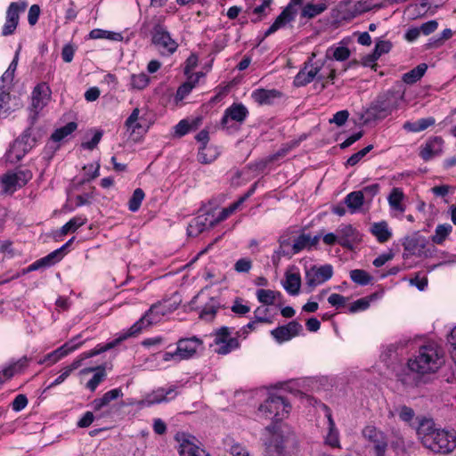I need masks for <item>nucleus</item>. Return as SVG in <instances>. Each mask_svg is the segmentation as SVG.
<instances>
[{
	"instance_id": "nucleus-7",
	"label": "nucleus",
	"mask_w": 456,
	"mask_h": 456,
	"mask_svg": "<svg viewBox=\"0 0 456 456\" xmlns=\"http://www.w3.org/2000/svg\"><path fill=\"white\" fill-rule=\"evenodd\" d=\"M151 42L163 56L173 54L178 47V44L171 37L166 26L157 22L151 30Z\"/></svg>"
},
{
	"instance_id": "nucleus-33",
	"label": "nucleus",
	"mask_w": 456,
	"mask_h": 456,
	"mask_svg": "<svg viewBox=\"0 0 456 456\" xmlns=\"http://www.w3.org/2000/svg\"><path fill=\"white\" fill-rule=\"evenodd\" d=\"M28 151H29V150L28 149V146H24L23 144L21 145L20 142L14 141V142L11 146L10 150L6 153V159L12 163L18 162Z\"/></svg>"
},
{
	"instance_id": "nucleus-1",
	"label": "nucleus",
	"mask_w": 456,
	"mask_h": 456,
	"mask_svg": "<svg viewBox=\"0 0 456 456\" xmlns=\"http://www.w3.org/2000/svg\"><path fill=\"white\" fill-rule=\"evenodd\" d=\"M444 362L443 348L437 343L429 341L416 350L407 364L412 372L425 375L436 372Z\"/></svg>"
},
{
	"instance_id": "nucleus-64",
	"label": "nucleus",
	"mask_w": 456,
	"mask_h": 456,
	"mask_svg": "<svg viewBox=\"0 0 456 456\" xmlns=\"http://www.w3.org/2000/svg\"><path fill=\"white\" fill-rule=\"evenodd\" d=\"M448 343L451 346V356L456 362V326L451 330L448 337Z\"/></svg>"
},
{
	"instance_id": "nucleus-27",
	"label": "nucleus",
	"mask_w": 456,
	"mask_h": 456,
	"mask_svg": "<svg viewBox=\"0 0 456 456\" xmlns=\"http://www.w3.org/2000/svg\"><path fill=\"white\" fill-rule=\"evenodd\" d=\"M123 396V392L121 388H114L106 392L102 397L95 398L92 403L91 406L94 411H98L102 408L108 406L110 403L118 397Z\"/></svg>"
},
{
	"instance_id": "nucleus-10",
	"label": "nucleus",
	"mask_w": 456,
	"mask_h": 456,
	"mask_svg": "<svg viewBox=\"0 0 456 456\" xmlns=\"http://www.w3.org/2000/svg\"><path fill=\"white\" fill-rule=\"evenodd\" d=\"M214 343L217 346L215 349L216 353L224 355L240 346L237 337L232 338L230 329L226 326L216 330Z\"/></svg>"
},
{
	"instance_id": "nucleus-28",
	"label": "nucleus",
	"mask_w": 456,
	"mask_h": 456,
	"mask_svg": "<svg viewBox=\"0 0 456 456\" xmlns=\"http://www.w3.org/2000/svg\"><path fill=\"white\" fill-rule=\"evenodd\" d=\"M96 371L92 379L86 383V388L90 391L94 392L97 388V387L102 383L106 378V371L103 366H97L95 368H86L81 370V373H88L91 371Z\"/></svg>"
},
{
	"instance_id": "nucleus-17",
	"label": "nucleus",
	"mask_w": 456,
	"mask_h": 456,
	"mask_svg": "<svg viewBox=\"0 0 456 456\" xmlns=\"http://www.w3.org/2000/svg\"><path fill=\"white\" fill-rule=\"evenodd\" d=\"M269 432H272L270 440L265 444V452L268 456H284V436L275 430L274 425L266 427Z\"/></svg>"
},
{
	"instance_id": "nucleus-2",
	"label": "nucleus",
	"mask_w": 456,
	"mask_h": 456,
	"mask_svg": "<svg viewBox=\"0 0 456 456\" xmlns=\"http://www.w3.org/2000/svg\"><path fill=\"white\" fill-rule=\"evenodd\" d=\"M404 98V89L401 84L380 93L366 110L369 119H383L397 110Z\"/></svg>"
},
{
	"instance_id": "nucleus-5",
	"label": "nucleus",
	"mask_w": 456,
	"mask_h": 456,
	"mask_svg": "<svg viewBox=\"0 0 456 456\" xmlns=\"http://www.w3.org/2000/svg\"><path fill=\"white\" fill-rule=\"evenodd\" d=\"M290 404L281 395H270L258 408L259 412L266 419L278 423L286 418L290 411Z\"/></svg>"
},
{
	"instance_id": "nucleus-13",
	"label": "nucleus",
	"mask_w": 456,
	"mask_h": 456,
	"mask_svg": "<svg viewBox=\"0 0 456 456\" xmlns=\"http://www.w3.org/2000/svg\"><path fill=\"white\" fill-rule=\"evenodd\" d=\"M362 436L373 444L376 456H386L388 446L386 435L374 426H367L362 431Z\"/></svg>"
},
{
	"instance_id": "nucleus-20",
	"label": "nucleus",
	"mask_w": 456,
	"mask_h": 456,
	"mask_svg": "<svg viewBox=\"0 0 456 456\" xmlns=\"http://www.w3.org/2000/svg\"><path fill=\"white\" fill-rule=\"evenodd\" d=\"M339 245L346 248H353V244L358 240L359 234L351 224H341L337 229Z\"/></svg>"
},
{
	"instance_id": "nucleus-3",
	"label": "nucleus",
	"mask_w": 456,
	"mask_h": 456,
	"mask_svg": "<svg viewBox=\"0 0 456 456\" xmlns=\"http://www.w3.org/2000/svg\"><path fill=\"white\" fill-rule=\"evenodd\" d=\"M425 447L436 453L452 452L456 448V431L445 428L437 429L431 436L426 438Z\"/></svg>"
},
{
	"instance_id": "nucleus-12",
	"label": "nucleus",
	"mask_w": 456,
	"mask_h": 456,
	"mask_svg": "<svg viewBox=\"0 0 456 456\" xmlns=\"http://www.w3.org/2000/svg\"><path fill=\"white\" fill-rule=\"evenodd\" d=\"M175 439L179 444L180 456H209L205 450L196 444V438L189 434L178 432Z\"/></svg>"
},
{
	"instance_id": "nucleus-26",
	"label": "nucleus",
	"mask_w": 456,
	"mask_h": 456,
	"mask_svg": "<svg viewBox=\"0 0 456 456\" xmlns=\"http://www.w3.org/2000/svg\"><path fill=\"white\" fill-rule=\"evenodd\" d=\"M62 258L61 248H58L47 256L35 261L28 266V271H36L43 267H50L58 263Z\"/></svg>"
},
{
	"instance_id": "nucleus-22",
	"label": "nucleus",
	"mask_w": 456,
	"mask_h": 456,
	"mask_svg": "<svg viewBox=\"0 0 456 456\" xmlns=\"http://www.w3.org/2000/svg\"><path fill=\"white\" fill-rule=\"evenodd\" d=\"M281 93L276 89H256L253 91L251 97L259 105L273 104L275 100L281 97Z\"/></svg>"
},
{
	"instance_id": "nucleus-19",
	"label": "nucleus",
	"mask_w": 456,
	"mask_h": 456,
	"mask_svg": "<svg viewBox=\"0 0 456 456\" xmlns=\"http://www.w3.org/2000/svg\"><path fill=\"white\" fill-rule=\"evenodd\" d=\"M51 89L45 83L37 85L32 92V108L35 112L41 110L48 102Z\"/></svg>"
},
{
	"instance_id": "nucleus-40",
	"label": "nucleus",
	"mask_w": 456,
	"mask_h": 456,
	"mask_svg": "<svg viewBox=\"0 0 456 456\" xmlns=\"http://www.w3.org/2000/svg\"><path fill=\"white\" fill-rule=\"evenodd\" d=\"M80 335L73 338L72 339L66 342L64 345L53 350L55 354L58 355L59 360L68 355L69 353L76 350L79 346L83 344V342L78 341Z\"/></svg>"
},
{
	"instance_id": "nucleus-30",
	"label": "nucleus",
	"mask_w": 456,
	"mask_h": 456,
	"mask_svg": "<svg viewBox=\"0 0 456 456\" xmlns=\"http://www.w3.org/2000/svg\"><path fill=\"white\" fill-rule=\"evenodd\" d=\"M404 199L403 191L401 188L395 187L387 197L388 204L391 209L403 213L405 211V206L403 204Z\"/></svg>"
},
{
	"instance_id": "nucleus-24",
	"label": "nucleus",
	"mask_w": 456,
	"mask_h": 456,
	"mask_svg": "<svg viewBox=\"0 0 456 456\" xmlns=\"http://www.w3.org/2000/svg\"><path fill=\"white\" fill-rule=\"evenodd\" d=\"M326 417L328 419V433L324 439L325 444L332 448H339V432L336 428L335 421L329 408H326Z\"/></svg>"
},
{
	"instance_id": "nucleus-36",
	"label": "nucleus",
	"mask_w": 456,
	"mask_h": 456,
	"mask_svg": "<svg viewBox=\"0 0 456 456\" xmlns=\"http://www.w3.org/2000/svg\"><path fill=\"white\" fill-rule=\"evenodd\" d=\"M301 286V278L298 273H287L286 280L283 283L285 290L292 295L296 296L299 293Z\"/></svg>"
},
{
	"instance_id": "nucleus-9",
	"label": "nucleus",
	"mask_w": 456,
	"mask_h": 456,
	"mask_svg": "<svg viewBox=\"0 0 456 456\" xmlns=\"http://www.w3.org/2000/svg\"><path fill=\"white\" fill-rule=\"evenodd\" d=\"M118 344V340H113L110 343H107L106 345L104 346H102V345H98L95 348L88 351V352H85L81 354V358L80 359H77V360H75L69 366H66L65 368H63V370H61V373L60 374V376L58 378H56L48 387H47V389H50L55 386H58L60 384H61L70 374L73 370H77L78 367H80L81 365V362L83 360L85 359H87V358H91V357H94L95 355H98L109 349H111L113 348L116 345Z\"/></svg>"
},
{
	"instance_id": "nucleus-29",
	"label": "nucleus",
	"mask_w": 456,
	"mask_h": 456,
	"mask_svg": "<svg viewBox=\"0 0 456 456\" xmlns=\"http://www.w3.org/2000/svg\"><path fill=\"white\" fill-rule=\"evenodd\" d=\"M370 232L380 243L387 242L392 237V232L389 230L388 224L386 221L372 224L370 227Z\"/></svg>"
},
{
	"instance_id": "nucleus-50",
	"label": "nucleus",
	"mask_w": 456,
	"mask_h": 456,
	"mask_svg": "<svg viewBox=\"0 0 456 456\" xmlns=\"http://www.w3.org/2000/svg\"><path fill=\"white\" fill-rule=\"evenodd\" d=\"M254 319L258 323H273V317L271 315L268 305H260L254 311Z\"/></svg>"
},
{
	"instance_id": "nucleus-44",
	"label": "nucleus",
	"mask_w": 456,
	"mask_h": 456,
	"mask_svg": "<svg viewBox=\"0 0 456 456\" xmlns=\"http://www.w3.org/2000/svg\"><path fill=\"white\" fill-rule=\"evenodd\" d=\"M452 35L453 32L451 28H445L438 36H435L429 38L427 46L428 48H438L442 46L448 39H450Z\"/></svg>"
},
{
	"instance_id": "nucleus-48",
	"label": "nucleus",
	"mask_w": 456,
	"mask_h": 456,
	"mask_svg": "<svg viewBox=\"0 0 456 456\" xmlns=\"http://www.w3.org/2000/svg\"><path fill=\"white\" fill-rule=\"evenodd\" d=\"M151 78L145 73L133 74L130 77V86L134 90H143L148 86Z\"/></svg>"
},
{
	"instance_id": "nucleus-18",
	"label": "nucleus",
	"mask_w": 456,
	"mask_h": 456,
	"mask_svg": "<svg viewBox=\"0 0 456 456\" xmlns=\"http://www.w3.org/2000/svg\"><path fill=\"white\" fill-rule=\"evenodd\" d=\"M177 395L176 387L170 386L167 388L159 387L152 393L148 394L145 397L147 405H153L156 403H167Z\"/></svg>"
},
{
	"instance_id": "nucleus-46",
	"label": "nucleus",
	"mask_w": 456,
	"mask_h": 456,
	"mask_svg": "<svg viewBox=\"0 0 456 456\" xmlns=\"http://www.w3.org/2000/svg\"><path fill=\"white\" fill-rule=\"evenodd\" d=\"M200 119L194 120L191 124L186 119H182L177 125L174 126L175 135L182 137L188 134L191 130L196 129L200 123Z\"/></svg>"
},
{
	"instance_id": "nucleus-34",
	"label": "nucleus",
	"mask_w": 456,
	"mask_h": 456,
	"mask_svg": "<svg viewBox=\"0 0 456 456\" xmlns=\"http://www.w3.org/2000/svg\"><path fill=\"white\" fill-rule=\"evenodd\" d=\"M257 300L265 305H273L281 299V293L271 289H260L256 290Z\"/></svg>"
},
{
	"instance_id": "nucleus-32",
	"label": "nucleus",
	"mask_w": 456,
	"mask_h": 456,
	"mask_svg": "<svg viewBox=\"0 0 456 456\" xmlns=\"http://www.w3.org/2000/svg\"><path fill=\"white\" fill-rule=\"evenodd\" d=\"M344 202L352 214L357 212L364 202L363 191H355L348 193Z\"/></svg>"
},
{
	"instance_id": "nucleus-25",
	"label": "nucleus",
	"mask_w": 456,
	"mask_h": 456,
	"mask_svg": "<svg viewBox=\"0 0 456 456\" xmlns=\"http://www.w3.org/2000/svg\"><path fill=\"white\" fill-rule=\"evenodd\" d=\"M195 139L201 143V147L199 150L198 153V159L200 163L208 164L212 162L216 156L210 155L208 156L207 151H209L210 149L208 148V142L209 141V134L208 131L206 129L201 130L200 133L197 134L195 136Z\"/></svg>"
},
{
	"instance_id": "nucleus-53",
	"label": "nucleus",
	"mask_w": 456,
	"mask_h": 456,
	"mask_svg": "<svg viewBox=\"0 0 456 456\" xmlns=\"http://www.w3.org/2000/svg\"><path fill=\"white\" fill-rule=\"evenodd\" d=\"M144 191L141 188H137L134 191L132 197L128 201V208L132 212L137 211L144 199Z\"/></svg>"
},
{
	"instance_id": "nucleus-58",
	"label": "nucleus",
	"mask_w": 456,
	"mask_h": 456,
	"mask_svg": "<svg viewBox=\"0 0 456 456\" xmlns=\"http://www.w3.org/2000/svg\"><path fill=\"white\" fill-rule=\"evenodd\" d=\"M4 86L0 85V118H6L9 114V100L10 94L3 89Z\"/></svg>"
},
{
	"instance_id": "nucleus-42",
	"label": "nucleus",
	"mask_w": 456,
	"mask_h": 456,
	"mask_svg": "<svg viewBox=\"0 0 456 456\" xmlns=\"http://www.w3.org/2000/svg\"><path fill=\"white\" fill-rule=\"evenodd\" d=\"M400 346L402 347V345L400 344H390L385 346L380 354L382 362H384L388 366L396 361L398 357L397 351Z\"/></svg>"
},
{
	"instance_id": "nucleus-38",
	"label": "nucleus",
	"mask_w": 456,
	"mask_h": 456,
	"mask_svg": "<svg viewBox=\"0 0 456 456\" xmlns=\"http://www.w3.org/2000/svg\"><path fill=\"white\" fill-rule=\"evenodd\" d=\"M428 69L426 63H420L411 70L403 75V81L406 84L411 85L419 81Z\"/></svg>"
},
{
	"instance_id": "nucleus-4",
	"label": "nucleus",
	"mask_w": 456,
	"mask_h": 456,
	"mask_svg": "<svg viewBox=\"0 0 456 456\" xmlns=\"http://www.w3.org/2000/svg\"><path fill=\"white\" fill-rule=\"evenodd\" d=\"M168 312L169 309L165 303L158 302L152 305L145 314L130 327L128 332L117 340H118L119 343L128 337L135 336L140 333L142 329L160 322L161 318Z\"/></svg>"
},
{
	"instance_id": "nucleus-14",
	"label": "nucleus",
	"mask_w": 456,
	"mask_h": 456,
	"mask_svg": "<svg viewBox=\"0 0 456 456\" xmlns=\"http://www.w3.org/2000/svg\"><path fill=\"white\" fill-rule=\"evenodd\" d=\"M32 178V173L28 169H20L14 173H8L2 177V183L5 191H14L17 188L23 187Z\"/></svg>"
},
{
	"instance_id": "nucleus-16",
	"label": "nucleus",
	"mask_w": 456,
	"mask_h": 456,
	"mask_svg": "<svg viewBox=\"0 0 456 456\" xmlns=\"http://www.w3.org/2000/svg\"><path fill=\"white\" fill-rule=\"evenodd\" d=\"M303 330L302 325L297 321H291L286 325L279 326L271 330V335L278 343H283L298 336Z\"/></svg>"
},
{
	"instance_id": "nucleus-47",
	"label": "nucleus",
	"mask_w": 456,
	"mask_h": 456,
	"mask_svg": "<svg viewBox=\"0 0 456 456\" xmlns=\"http://www.w3.org/2000/svg\"><path fill=\"white\" fill-rule=\"evenodd\" d=\"M327 6L324 4H307L301 11V16L304 18L313 19L321 14L326 10Z\"/></svg>"
},
{
	"instance_id": "nucleus-63",
	"label": "nucleus",
	"mask_w": 456,
	"mask_h": 456,
	"mask_svg": "<svg viewBox=\"0 0 456 456\" xmlns=\"http://www.w3.org/2000/svg\"><path fill=\"white\" fill-rule=\"evenodd\" d=\"M391 47L392 44L389 41L379 40L376 43L373 52L380 57L382 54L388 53Z\"/></svg>"
},
{
	"instance_id": "nucleus-59",
	"label": "nucleus",
	"mask_w": 456,
	"mask_h": 456,
	"mask_svg": "<svg viewBox=\"0 0 456 456\" xmlns=\"http://www.w3.org/2000/svg\"><path fill=\"white\" fill-rule=\"evenodd\" d=\"M291 246L290 242L288 239H282L280 240V247L277 250H275V253L277 255V260H280L281 256H291Z\"/></svg>"
},
{
	"instance_id": "nucleus-39",
	"label": "nucleus",
	"mask_w": 456,
	"mask_h": 456,
	"mask_svg": "<svg viewBox=\"0 0 456 456\" xmlns=\"http://www.w3.org/2000/svg\"><path fill=\"white\" fill-rule=\"evenodd\" d=\"M432 419H424L420 420L417 428V434L419 436L422 444L425 446V440L428 436L437 431Z\"/></svg>"
},
{
	"instance_id": "nucleus-43",
	"label": "nucleus",
	"mask_w": 456,
	"mask_h": 456,
	"mask_svg": "<svg viewBox=\"0 0 456 456\" xmlns=\"http://www.w3.org/2000/svg\"><path fill=\"white\" fill-rule=\"evenodd\" d=\"M77 128V124L76 122H69L66 124L64 126L57 128L51 135V139L59 142L68 135L71 134Z\"/></svg>"
},
{
	"instance_id": "nucleus-6",
	"label": "nucleus",
	"mask_w": 456,
	"mask_h": 456,
	"mask_svg": "<svg viewBox=\"0 0 456 456\" xmlns=\"http://www.w3.org/2000/svg\"><path fill=\"white\" fill-rule=\"evenodd\" d=\"M202 341L197 337L180 338L176 345L175 352H166L163 354V361L169 362L175 360L180 362L192 358L198 349L202 346Z\"/></svg>"
},
{
	"instance_id": "nucleus-55",
	"label": "nucleus",
	"mask_w": 456,
	"mask_h": 456,
	"mask_svg": "<svg viewBox=\"0 0 456 456\" xmlns=\"http://www.w3.org/2000/svg\"><path fill=\"white\" fill-rule=\"evenodd\" d=\"M243 203V199H239L237 201L230 205L228 208H224L218 215L217 217L214 218L213 223L216 224L225 220L230 215L235 212L239 207Z\"/></svg>"
},
{
	"instance_id": "nucleus-57",
	"label": "nucleus",
	"mask_w": 456,
	"mask_h": 456,
	"mask_svg": "<svg viewBox=\"0 0 456 456\" xmlns=\"http://www.w3.org/2000/svg\"><path fill=\"white\" fill-rule=\"evenodd\" d=\"M310 243V235L309 234H300L295 240L291 246L292 254H297L305 248L308 247Z\"/></svg>"
},
{
	"instance_id": "nucleus-61",
	"label": "nucleus",
	"mask_w": 456,
	"mask_h": 456,
	"mask_svg": "<svg viewBox=\"0 0 456 456\" xmlns=\"http://www.w3.org/2000/svg\"><path fill=\"white\" fill-rule=\"evenodd\" d=\"M373 149V145L370 144L356 153L353 154L346 161V165L348 166H355L367 153H369Z\"/></svg>"
},
{
	"instance_id": "nucleus-23",
	"label": "nucleus",
	"mask_w": 456,
	"mask_h": 456,
	"mask_svg": "<svg viewBox=\"0 0 456 456\" xmlns=\"http://www.w3.org/2000/svg\"><path fill=\"white\" fill-rule=\"evenodd\" d=\"M310 62L311 60L309 62L305 63V67L295 77L294 84L296 86H304L309 84L321 70V67H314Z\"/></svg>"
},
{
	"instance_id": "nucleus-51",
	"label": "nucleus",
	"mask_w": 456,
	"mask_h": 456,
	"mask_svg": "<svg viewBox=\"0 0 456 456\" xmlns=\"http://www.w3.org/2000/svg\"><path fill=\"white\" fill-rule=\"evenodd\" d=\"M351 280L359 285L364 286L370 282L371 276L364 270L354 269L350 272Z\"/></svg>"
},
{
	"instance_id": "nucleus-45",
	"label": "nucleus",
	"mask_w": 456,
	"mask_h": 456,
	"mask_svg": "<svg viewBox=\"0 0 456 456\" xmlns=\"http://www.w3.org/2000/svg\"><path fill=\"white\" fill-rule=\"evenodd\" d=\"M452 231V226L450 224H438L435 234L432 236V241L438 245L442 244Z\"/></svg>"
},
{
	"instance_id": "nucleus-21",
	"label": "nucleus",
	"mask_w": 456,
	"mask_h": 456,
	"mask_svg": "<svg viewBox=\"0 0 456 456\" xmlns=\"http://www.w3.org/2000/svg\"><path fill=\"white\" fill-rule=\"evenodd\" d=\"M214 218L208 215H201L193 218L187 227V233L191 237H196L208 227H213L216 224L213 223Z\"/></svg>"
},
{
	"instance_id": "nucleus-11",
	"label": "nucleus",
	"mask_w": 456,
	"mask_h": 456,
	"mask_svg": "<svg viewBox=\"0 0 456 456\" xmlns=\"http://www.w3.org/2000/svg\"><path fill=\"white\" fill-rule=\"evenodd\" d=\"M333 275V267L330 265L321 266L314 265L305 272V284L312 291L315 287L323 284Z\"/></svg>"
},
{
	"instance_id": "nucleus-60",
	"label": "nucleus",
	"mask_w": 456,
	"mask_h": 456,
	"mask_svg": "<svg viewBox=\"0 0 456 456\" xmlns=\"http://www.w3.org/2000/svg\"><path fill=\"white\" fill-rule=\"evenodd\" d=\"M372 298V296L369 297H362L360 299H357L354 303L351 304L349 307L350 313H356L359 311H364L369 308L370 299Z\"/></svg>"
},
{
	"instance_id": "nucleus-37",
	"label": "nucleus",
	"mask_w": 456,
	"mask_h": 456,
	"mask_svg": "<svg viewBox=\"0 0 456 456\" xmlns=\"http://www.w3.org/2000/svg\"><path fill=\"white\" fill-rule=\"evenodd\" d=\"M220 307V302L216 297H211L202 308L200 317L205 321H212Z\"/></svg>"
},
{
	"instance_id": "nucleus-41",
	"label": "nucleus",
	"mask_w": 456,
	"mask_h": 456,
	"mask_svg": "<svg viewBox=\"0 0 456 456\" xmlns=\"http://www.w3.org/2000/svg\"><path fill=\"white\" fill-rule=\"evenodd\" d=\"M39 136V132H36L34 128L28 127L24 131L21 136L15 141L20 142L21 145L28 146V149L30 151L36 145L37 137Z\"/></svg>"
},
{
	"instance_id": "nucleus-8",
	"label": "nucleus",
	"mask_w": 456,
	"mask_h": 456,
	"mask_svg": "<svg viewBox=\"0 0 456 456\" xmlns=\"http://www.w3.org/2000/svg\"><path fill=\"white\" fill-rule=\"evenodd\" d=\"M403 258H409L411 256L418 257H431L435 251V247H428V243L425 237L413 235L407 236L403 239Z\"/></svg>"
},
{
	"instance_id": "nucleus-54",
	"label": "nucleus",
	"mask_w": 456,
	"mask_h": 456,
	"mask_svg": "<svg viewBox=\"0 0 456 456\" xmlns=\"http://www.w3.org/2000/svg\"><path fill=\"white\" fill-rule=\"evenodd\" d=\"M19 49H20V47ZM19 52H20V50H18L16 52L15 56L13 58L12 61L11 62V64L9 65L7 70L1 77V78H0V85L1 86H4L3 84L5 81H8V82H12V79L14 77V72H15L17 65H18Z\"/></svg>"
},
{
	"instance_id": "nucleus-31",
	"label": "nucleus",
	"mask_w": 456,
	"mask_h": 456,
	"mask_svg": "<svg viewBox=\"0 0 456 456\" xmlns=\"http://www.w3.org/2000/svg\"><path fill=\"white\" fill-rule=\"evenodd\" d=\"M296 8L292 4H288L273 21L278 28H283L290 22L294 21L297 16Z\"/></svg>"
},
{
	"instance_id": "nucleus-35",
	"label": "nucleus",
	"mask_w": 456,
	"mask_h": 456,
	"mask_svg": "<svg viewBox=\"0 0 456 456\" xmlns=\"http://www.w3.org/2000/svg\"><path fill=\"white\" fill-rule=\"evenodd\" d=\"M28 7L26 0H20L18 2H12L6 10V18L13 20L19 23L20 14L23 13Z\"/></svg>"
},
{
	"instance_id": "nucleus-62",
	"label": "nucleus",
	"mask_w": 456,
	"mask_h": 456,
	"mask_svg": "<svg viewBox=\"0 0 456 456\" xmlns=\"http://www.w3.org/2000/svg\"><path fill=\"white\" fill-rule=\"evenodd\" d=\"M41 10L38 4H33L30 6L28 12V22L30 26H34L37 23Z\"/></svg>"
},
{
	"instance_id": "nucleus-56",
	"label": "nucleus",
	"mask_w": 456,
	"mask_h": 456,
	"mask_svg": "<svg viewBox=\"0 0 456 456\" xmlns=\"http://www.w3.org/2000/svg\"><path fill=\"white\" fill-rule=\"evenodd\" d=\"M86 222V218L80 216L73 217L61 227V232L62 234H67L69 232H75L77 229L84 225Z\"/></svg>"
},
{
	"instance_id": "nucleus-15",
	"label": "nucleus",
	"mask_w": 456,
	"mask_h": 456,
	"mask_svg": "<svg viewBox=\"0 0 456 456\" xmlns=\"http://www.w3.org/2000/svg\"><path fill=\"white\" fill-rule=\"evenodd\" d=\"M248 116V109L242 103H232L224 110L221 119L223 128L229 129V122L235 121L242 124Z\"/></svg>"
},
{
	"instance_id": "nucleus-49",
	"label": "nucleus",
	"mask_w": 456,
	"mask_h": 456,
	"mask_svg": "<svg viewBox=\"0 0 456 456\" xmlns=\"http://www.w3.org/2000/svg\"><path fill=\"white\" fill-rule=\"evenodd\" d=\"M326 56L338 61H343L349 58L350 51L346 46L330 47L327 50Z\"/></svg>"
},
{
	"instance_id": "nucleus-52",
	"label": "nucleus",
	"mask_w": 456,
	"mask_h": 456,
	"mask_svg": "<svg viewBox=\"0 0 456 456\" xmlns=\"http://www.w3.org/2000/svg\"><path fill=\"white\" fill-rule=\"evenodd\" d=\"M443 144V139L441 137H435L432 141L428 142L425 148L421 151L420 156L424 160H428L431 159L436 150L434 149L435 145L441 147Z\"/></svg>"
}]
</instances>
